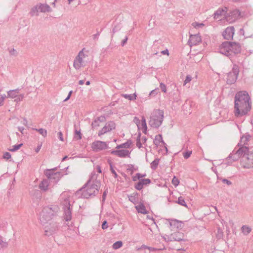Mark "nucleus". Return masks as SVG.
I'll return each instance as SVG.
<instances>
[{"label":"nucleus","instance_id":"2eb2a0df","mask_svg":"<svg viewBox=\"0 0 253 253\" xmlns=\"http://www.w3.org/2000/svg\"><path fill=\"white\" fill-rule=\"evenodd\" d=\"M240 12L238 9H234L226 16V19L227 21L231 23L235 21L239 17Z\"/></svg>","mask_w":253,"mask_h":253},{"label":"nucleus","instance_id":"e433bc0d","mask_svg":"<svg viewBox=\"0 0 253 253\" xmlns=\"http://www.w3.org/2000/svg\"><path fill=\"white\" fill-rule=\"evenodd\" d=\"M123 246V243L121 241H117L113 244L112 247L114 249L117 250Z\"/></svg>","mask_w":253,"mask_h":253},{"label":"nucleus","instance_id":"f8f14e48","mask_svg":"<svg viewBox=\"0 0 253 253\" xmlns=\"http://www.w3.org/2000/svg\"><path fill=\"white\" fill-rule=\"evenodd\" d=\"M91 148L94 151L98 152L106 149L107 148V144L104 141H95L92 143Z\"/></svg>","mask_w":253,"mask_h":253},{"label":"nucleus","instance_id":"a878e982","mask_svg":"<svg viewBox=\"0 0 253 253\" xmlns=\"http://www.w3.org/2000/svg\"><path fill=\"white\" fill-rule=\"evenodd\" d=\"M241 157L236 153L234 149L231 153L228 156V159H232L234 162L237 161Z\"/></svg>","mask_w":253,"mask_h":253},{"label":"nucleus","instance_id":"ea45409f","mask_svg":"<svg viewBox=\"0 0 253 253\" xmlns=\"http://www.w3.org/2000/svg\"><path fill=\"white\" fill-rule=\"evenodd\" d=\"M140 136L141 134L139 133L136 138V146L138 148H140L142 147V143H141Z\"/></svg>","mask_w":253,"mask_h":253},{"label":"nucleus","instance_id":"412c9836","mask_svg":"<svg viewBox=\"0 0 253 253\" xmlns=\"http://www.w3.org/2000/svg\"><path fill=\"white\" fill-rule=\"evenodd\" d=\"M236 153L239 155L241 157H242V158H244V156H245L248 153L249 148L247 146H244L238 149V150H236Z\"/></svg>","mask_w":253,"mask_h":253},{"label":"nucleus","instance_id":"774afa93","mask_svg":"<svg viewBox=\"0 0 253 253\" xmlns=\"http://www.w3.org/2000/svg\"><path fill=\"white\" fill-rule=\"evenodd\" d=\"M96 119L97 120H98V121L100 123V122H104L105 120V118L104 116H100V117H97L96 118Z\"/></svg>","mask_w":253,"mask_h":253},{"label":"nucleus","instance_id":"cd10ccee","mask_svg":"<svg viewBox=\"0 0 253 253\" xmlns=\"http://www.w3.org/2000/svg\"><path fill=\"white\" fill-rule=\"evenodd\" d=\"M251 136L246 133L241 138L240 143H243V145L247 144L248 141L250 139Z\"/></svg>","mask_w":253,"mask_h":253},{"label":"nucleus","instance_id":"de8ad7c7","mask_svg":"<svg viewBox=\"0 0 253 253\" xmlns=\"http://www.w3.org/2000/svg\"><path fill=\"white\" fill-rule=\"evenodd\" d=\"M179 183V180L177 178H176L175 176H174L173 178L172 179V184L174 186H177Z\"/></svg>","mask_w":253,"mask_h":253},{"label":"nucleus","instance_id":"603ef678","mask_svg":"<svg viewBox=\"0 0 253 253\" xmlns=\"http://www.w3.org/2000/svg\"><path fill=\"white\" fill-rule=\"evenodd\" d=\"M160 87L162 89V91H163L164 92H167V87L166 85L164 83H160Z\"/></svg>","mask_w":253,"mask_h":253},{"label":"nucleus","instance_id":"0eeeda50","mask_svg":"<svg viewBox=\"0 0 253 253\" xmlns=\"http://www.w3.org/2000/svg\"><path fill=\"white\" fill-rule=\"evenodd\" d=\"M163 238L167 242L177 241L180 242L181 244H183V243L186 242L184 234L179 231L173 232L169 235L165 234Z\"/></svg>","mask_w":253,"mask_h":253},{"label":"nucleus","instance_id":"6e6552de","mask_svg":"<svg viewBox=\"0 0 253 253\" xmlns=\"http://www.w3.org/2000/svg\"><path fill=\"white\" fill-rule=\"evenodd\" d=\"M84 49L83 48L78 53L74 60L73 66L77 70L85 66V58L87 57V55L83 52Z\"/></svg>","mask_w":253,"mask_h":253},{"label":"nucleus","instance_id":"a18cd8bd","mask_svg":"<svg viewBox=\"0 0 253 253\" xmlns=\"http://www.w3.org/2000/svg\"><path fill=\"white\" fill-rule=\"evenodd\" d=\"M24 97V95L23 94H20L18 95L16 98H15L14 101L16 102H19L21 101Z\"/></svg>","mask_w":253,"mask_h":253},{"label":"nucleus","instance_id":"58836bf2","mask_svg":"<svg viewBox=\"0 0 253 253\" xmlns=\"http://www.w3.org/2000/svg\"><path fill=\"white\" fill-rule=\"evenodd\" d=\"M176 203H178L179 205H180L184 207H187L184 198L182 197H180L178 198V200H177V201L176 202Z\"/></svg>","mask_w":253,"mask_h":253},{"label":"nucleus","instance_id":"864d4df0","mask_svg":"<svg viewBox=\"0 0 253 253\" xmlns=\"http://www.w3.org/2000/svg\"><path fill=\"white\" fill-rule=\"evenodd\" d=\"M100 122L96 119L94 120V121L92 123V126L93 127H96L99 126Z\"/></svg>","mask_w":253,"mask_h":253},{"label":"nucleus","instance_id":"ddd939ff","mask_svg":"<svg viewBox=\"0 0 253 253\" xmlns=\"http://www.w3.org/2000/svg\"><path fill=\"white\" fill-rule=\"evenodd\" d=\"M116 127L115 124L110 121L107 123L105 126L100 130L98 133L99 136H100L107 132L111 131L112 130L114 129Z\"/></svg>","mask_w":253,"mask_h":253},{"label":"nucleus","instance_id":"338daca9","mask_svg":"<svg viewBox=\"0 0 253 253\" xmlns=\"http://www.w3.org/2000/svg\"><path fill=\"white\" fill-rule=\"evenodd\" d=\"M161 43H162V41L161 40H155L154 42L153 46V47H155V46H157L158 45V44H161Z\"/></svg>","mask_w":253,"mask_h":253},{"label":"nucleus","instance_id":"e2e57ef3","mask_svg":"<svg viewBox=\"0 0 253 253\" xmlns=\"http://www.w3.org/2000/svg\"><path fill=\"white\" fill-rule=\"evenodd\" d=\"M108 192V190L107 189H106L103 193V195H102V202H104L106 199V195H107V193Z\"/></svg>","mask_w":253,"mask_h":253},{"label":"nucleus","instance_id":"bb28decb","mask_svg":"<svg viewBox=\"0 0 253 253\" xmlns=\"http://www.w3.org/2000/svg\"><path fill=\"white\" fill-rule=\"evenodd\" d=\"M19 92V89H16L13 90H10L7 92L8 97L14 99L17 97V94Z\"/></svg>","mask_w":253,"mask_h":253},{"label":"nucleus","instance_id":"f03ea898","mask_svg":"<svg viewBox=\"0 0 253 253\" xmlns=\"http://www.w3.org/2000/svg\"><path fill=\"white\" fill-rule=\"evenodd\" d=\"M100 186V181L97 179V175L92 172L87 182L76 192V195L79 197L86 199L94 197L98 194Z\"/></svg>","mask_w":253,"mask_h":253},{"label":"nucleus","instance_id":"0e129e2a","mask_svg":"<svg viewBox=\"0 0 253 253\" xmlns=\"http://www.w3.org/2000/svg\"><path fill=\"white\" fill-rule=\"evenodd\" d=\"M58 138H59L60 140H61V141H64V139H63V134H62V132L61 131H59V132H58Z\"/></svg>","mask_w":253,"mask_h":253},{"label":"nucleus","instance_id":"49530a36","mask_svg":"<svg viewBox=\"0 0 253 253\" xmlns=\"http://www.w3.org/2000/svg\"><path fill=\"white\" fill-rule=\"evenodd\" d=\"M192 154V151L187 150L183 153V156L184 159H187Z\"/></svg>","mask_w":253,"mask_h":253},{"label":"nucleus","instance_id":"c9c22d12","mask_svg":"<svg viewBox=\"0 0 253 253\" xmlns=\"http://www.w3.org/2000/svg\"><path fill=\"white\" fill-rule=\"evenodd\" d=\"M34 130L37 131L39 132L42 136H43L44 137H45L47 135V131L46 129L41 128L39 129L35 128Z\"/></svg>","mask_w":253,"mask_h":253},{"label":"nucleus","instance_id":"9d476101","mask_svg":"<svg viewBox=\"0 0 253 253\" xmlns=\"http://www.w3.org/2000/svg\"><path fill=\"white\" fill-rule=\"evenodd\" d=\"M239 73V67L234 65L231 72L227 74V84H234L238 78Z\"/></svg>","mask_w":253,"mask_h":253},{"label":"nucleus","instance_id":"4c0bfd02","mask_svg":"<svg viewBox=\"0 0 253 253\" xmlns=\"http://www.w3.org/2000/svg\"><path fill=\"white\" fill-rule=\"evenodd\" d=\"M234 162L232 159H228V157L225 159L224 162L221 163V165H225L226 166H231Z\"/></svg>","mask_w":253,"mask_h":253},{"label":"nucleus","instance_id":"dca6fc26","mask_svg":"<svg viewBox=\"0 0 253 253\" xmlns=\"http://www.w3.org/2000/svg\"><path fill=\"white\" fill-rule=\"evenodd\" d=\"M201 42V37L198 34L191 35L190 36L188 43L190 46L196 45Z\"/></svg>","mask_w":253,"mask_h":253},{"label":"nucleus","instance_id":"4468645a","mask_svg":"<svg viewBox=\"0 0 253 253\" xmlns=\"http://www.w3.org/2000/svg\"><path fill=\"white\" fill-rule=\"evenodd\" d=\"M58 229V225L56 223H50L49 226H46L44 228L45 235L50 236L55 233Z\"/></svg>","mask_w":253,"mask_h":253},{"label":"nucleus","instance_id":"1a4fd4ad","mask_svg":"<svg viewBox=\"0 0 253 253\" xmlns=\"http://www.w3.org/2000/svg\"><path fill=\"white\" fill-rule=\"evenodd\" d=\"M55 169H56V168L47 169L45 173L48 180L54 183H57L63 176L62 173L61 172H54V170Z\"/></svg>","mask_w":253,"mask_h":253},{"label":"nucleus","instance_id":"393cba45","mask_svg":"<svg viewBox=\"0 0 253 253\" xmlns=\"http://www.w3.org/2000/svg\"><path fill=\"white\" fill-rule=\"evenodd\" d=\"M128 199L134 204H136L138 201V194L137 193H133L128 196Z\"/></svg>","mask_w":253,"mask_h":253},{"label":"nucleus","instance_id":"09e8293b","mask_svg":"<svg viewBox=\"0 0 253 253\" xmlns=\"http://www.w3.org/2000/svg\"><path fill=\"white\" fill-rule=\"evenodd\" d=\"M82 133L80 131H78L77 130H75V137L76 138L77 140H80L82 139Z\"/></svg>","mask_w":253,"mask_h":253},{"label":"nucleus","instance_id":"13d9d810","mask_svg":"<svg viewBox=\"0 0 253 253\" xmlns=\"http://www.w3.org/2000/svg\"><path fill=\"white\" fill-rule=\"evenodd\" d=\"M141 182H143V185H147L151 183V180L149 179H143L141 180Z\"/></svg>","mask_w":253,"mask_h":253},{"label":"nucleus","instance_id":"4d7b16f0","mask_svg":"<svg viewBox=\"0 0 253 253\" xmlns=\"http://www.w3.org/2000/svg\"><path fill=\"white\" fill-rule=\"evenodd\" d=\"M9 53L11 55H13V56H15L17 55V52L14 48L11 49L9 50Z\"/></svg>","mask_w":253,"mask_h":253},{"label":"nucleus","instance_id":"5fc2aeb1","mask_svg":"<svg viewBox=\"0 0 253 253\" xmlns=\"http://www.w3.org/2000/svg\"><path fill=\"white\" fill-rule=\"evenodd\" d=\"M192 80V77L190 75H187L186 77L185 80L184 82V85H185L187 83H189Z\"/></svg>","mask_w":253,"mask_h":253},{"label":"nucleus","instance_id":"aec40b11","mask_svg":"<svg viewBox=\"0 0 253 253\" xmlns=\"http://www.w3.org/2000/svg\"><path fill=\"white\" fill-rule=\"evenodd\" d=\"M154 143L155 144V145L157 146H161V144H163L164 146L166 151H168L167 144L163 141L162 136L161 134H158L155 136V138L154 140Z\"/></svg>","mask_w":253,"mask_h":253},{"label":"nucleus","instance_id":"423d86ee","mask_svg":"<svg viewBox=\"0 0 253 253\" xmlns=\"http://www.w3.org/2000/svg\"><path fill=\"white\" fill-rule=\"evenodd\" d=\"M164 119V111L158 109L153 111L150 117L149 125L153 128H158L162 124Z\"/></svg>","mask_w":253,"mask_h":253},{"label":"nucleus","instance_id":"39448f33","mask_svg":"<svg viewBox=\"0 0 253 253\" xmlns=\"http://www.w3.org/2000/svg\"><path fill=\"white\" fill-rule=\"evenodd\" d=\"M71 196L68 192H63L60 195L61 204L62 206L63 210V216L65 220L67 221L72 219V207L71 205Z\"/></svg>","mask_w":253,"mask_h":253},{"label":"nucleus","instance_id":"c756f323","mask_svg":"<svg viewBox=\"0 0 253 253\" xmlns=\"http://www.w3.org/2000/svg\"><path fill=\"white\" fill-rule=\"evenodd\" d=\"M135 208L138 212H140L143 214L147 213L146 209L143 204L137 205V206L135 207Z\"/></svg>","mask_w":253,"mask_h":253},{"label":"nucleus","instance_id":"7c9ffc66","mask_svg":"<svg viewBox=\"0 0 253 253\" xmlns=\"http://www.w3.org/2000/svg\"><path fill=\"white\" fill-rule=\"evenodd\" d=\"M141 125H142V126L143 128V132L145 134H146L147 127L146 119H145V117L143 116L142 117V119H141Z\"/></svg>","mask_w":253,"mask_h":253},{"label":"nucleus","instance_id":"a19ab883","mask_svg":"<svg viewBox=\"0 0 253 253\" xmlns=\"http://www.w3.org/2000/svg\"><path fill=\"white\" fill-rule=\"evenodd\" d=\"M121 144L123 148H128L130 147L131 144V141L130 140H127L125 143H122Z\"/></svg>","mask_w":253,"mask_h":253},{"label":"nucleus","instance_id":"72a5a7b5","mask_svg":"<svg viewBox=\"0 0 253 253\" xmlns=\"http://www.w3.org/2000/svg\"><path fill=\"white\" fill-rule=\"evenodd\" d=\"M123 96L129 100H133L136 99V95L135 93L130 94H123Z\"/></svg>","mask_w":253,"mask_h":253},{"label":"nucleus","instance_id":"6ab92c4d","mask_svg":"<svg viewBox=\"0 0 253 253\" xmlns=\"http://www.w3.org/2000/svg\"><path fill=\"white\" fill-rule=\"evenodd\" d=\"M167 220L171 230L178 229L181 226V223L176 219H167Z\"/></svg>","mask_w":253,"mask_h":253},{"label":"nucleus","instance_id":"b1692460","mask_svg":"<svg viewBox=\"0 0 253 253\" xmlns=\"http://www.w3.org/2000/svg\"><path fill=\"white\" fill-rule=\"evenodd\" d=\"M226 13V11L221 8H218L213 14V18L214 19H217L219 18V16L221 15H225V13Z\"/></svg>","mask_w":253,"mask_h":253},{"label":"nucleus","instance_id":"a211bd4d","mask_svg":"<svg viewBox=\"0 0 253 253\" xmlns=\"http://www.w3.org/2000/svg\"><path fill=\"white\" fill-rule=\"evenodd\" d=\"M111 154L121 158H125L126 156L129 157L130 152L127 150H117L112 151Z\"/></svg>","mask_w":253,"mask_h":253},{"label":"nucleus","instance_id":"f257e3e1","mask_svg":"<svg viewBox=\"0 0 253 253\" xmlns=\"http://www.w3.org/2000/svg\"><path fill=\"white\" fill-rule=\"evenodd\" d=\"M251 109L252 101L248 92L245 90L238 91L235 96V116L239 118L247 116Z\"/></svg>","mask_w":253,"mask_h":253},{"label":"nucleus","instance_id":"f704fd0d","mask_svg":"<svg viewBox=\"0 0 253 253\" xmlns=\"http://www.w3.org/2000/svg\"><path fill=\"white\" fill-rule=\"evenodd\" d=\"M159 163V159H155L151 163V168L155 170L156 169Z\"/></svg>","mask_w":253,"mask_h":253},{"label":"nucleus","instance_id":"8fccbe9b","mask_svg":"<svg viewBox=\"0 0 253 253\" xmlns=\"http://www.w3.org/2000/svg\"><path fill=\"white\" fill-rule=\"evenodd\" d=\"M11 154L9 152H5L3 155V158L6 160H9L11 158Z\"/></svg>","mask_w":253,"mask_h":253},{"label":"nucleus","instance_id":"bf43d9fd","mask_svg":"<svg viewBox=\"0 0 253 253\" xmlns=\"http://www.w3.org/2000/svg\"><path fill=\"white\" fill-rule=\"evenodd\" d=\"M222 181L223 183H225L228 185H230L232 184V182L227 179H222Z\"/></svg>","mask_w":253,"mask_h":253},{"label":"nucleus","instance_id":"f3484780","mask_svg":"<svg viewBox=\"0 0 253 253\" xmlns=\"http://www.w3.org/2000/svg\"><path fill=\"white\" fill-rule=\"evenodd\" d=\"M234 34V28L233 26L227 27L222 33V36L226 40H231Z\"/></svg>","mask_w":253,"mask_h":253},{"label":"nucleus","instance_id":"7ed1b4c3","mask_svg":"<svg viewBox=\"0 0 253 253\" xmlns=\"http://www.w3.org/2000/svg\"><path fill=\"white\" fill-rule=\"evenodd\" d=\"M60 211L57 205H51L43 208L40 213L39 219L41 223L44 225L58 215Z\"/></svg>","mask_w":253,"mask_h":253},{"label":"nucleus","instance_id":"6e6d98bb","mask_svg":"<svg viewBox=\"0 0 253 253\" xmlns=\"http://www.w3.org/2000/svg\"><path fill=\"white\" fill-rule=\"evenodd\" d=\"M110 170L111 172L114 174V177L117 178L118 177V174L113 169L112 165H110Z\"/></svg>","mask_w":253,"mask_h":253},{"label":"nucleus","instance_id":"2f4dec72","mask_svg":"<svg viewBox=\"0 0 253 253\" xmlns=\"http://www.w3.org/2000/svg\"><path fill=\"white\" fill-rule=\"evenodd\" d=\"M31 16H38L39 15V9L38 5L33 7L30 12Z\"/></svg>","mask_w":253,"mask_h":253},{"label":"nucleus","instance_id":"c85d7f7f","mask_svg":"<svg viewBox=\"0 0 253 253\" xmlns=\"http://www.w3.org/2000/svg\"><path fill=\"white\" fill-rule=\"evenodd\" d=\"M242 233L245 235H248L252 231L251 228L248 225H243L241 227Z\"/></svg>","mask_w":253,"mask_h":253},{"label":"nucleus","instance_id":"9b49d317","mask_svg":"<svg viewBox=\"0 0 253 253\" xmlns=\"http://www.w3.org/2000/svg\"><path fill=\"white\" fill-rule=\"evenodd\" d=\"M242 164L244 168L250 169L253 167V153L249 152L242 158Z\"/></svg>","mask_w":253,"mask_h":253},{"label":"nucleus","instance_id":"69168bd1","mask_svg":"<svg viewBox=\"0 0 253 253\" xmlns=\"http://www.w3.org/2000/svg\"><path fill=\"white\" fill-rule=\"evenodd\" d=\"M120 30V27L119 26H115L112 30V33L113 34H115L117 31H119Z\"/></svg>","mask_w":253,"mask_h":253},{"label":"nucleus","instance_id":"37998d69","mask_svg":"<svg viewBox=\"0 0 253 253\" xmlns=\"http://www.w3.org/2000/svg\"><path fill=\"white\" fill-rule=\"evenodd\" d=\"M23 145L22 143L15 145L12 146V148L9 149V151L11 152H15L18 150Z\"/></svg>","mask_w":253,"mask_h":253},{"label":"nucleus","instance_id":"473e14b6","mask_svg":"<svg viewBox=\"0 0 253 253\" xmlns=\"http://www.w3.org/2000/svg\"><path fill=\"white\" fill-rule=\"evenodd\" d=\"M8 246V243L4 240L1 236H0V249L6 248Z\"/></svg>","mask_w":253,"mask_h":253},{"label":"nucleus","instance_id":"3c124183","mask_svg":"<svg viewBox=\"0 0 253 253\" xmlns=\"http://www.w3.org/2000/svg\"><path fill=\"white\" fill-rule=\"evenodd\" d=\"M194 28H198L204 26L203 23H199L198 22H194L192 24Z\"/></svg>","mask_w":253,"mask_h":253},{"label":"nucleus","instance_id":"20e7f679","mask_svg":"<svg viewBox=\"0 0 253 253\" xmlns=\"http://www.w3.org/2000/svg\"><path fill=\"white\" fill-rule=\"evenodd\" d=\"M219 52L231 59L233 55L240 53V44L236 42H224L219 46Z\"/></svg>","mask_w":253,"mask_h":253},{"label":"nucleus","instance_id":"c03bdc74","mask_svg":"<svg viewBox=\"0 0 253 253\" xmlns=\"http://www.w3.org/2000/svg\"><path fill=\"white\" fill-rule=\"evenodd\" d=\"M146 176V174H141L140 173H137L136 174V175L133 177V180L136 181L137 179H140L141 178L145 177Z\"/></svg>","mask_w":253,"mask_h":253},{"label":"nucleus","instance_id":"5701e85b","mask_svg":"<svg viewBox=\"0 0 253 253\" xmlns=\"http://www.w3.org/2000/svg\"><path fill=\"white\" fill-rule=\"evenodd\" d=\"M39 10L42 12H50L51 9L47 4H40L38 5Z\"/></svg>","mask_w":253,"mask_h":253},{"label":"nucleus","instance_id":"680f3d73","mask_svg":"<svg viewBox=\"0 0 253 253\" xmlns=\"http://www.w3.org/2000/svg\"><path fill=\"white\" fill-rule=\"evenodd\" d=\"M101 227L103 229H106L108 228V224L107 221L105 220L103 222Z\"/></svg>","mask_w":253,"mask_h":253},{"label":"nucleus","instance_id":"79ce46f5","mask_svg":"<svg viewBox=\"0 0 253 253\" xmlns=\"http://www.w3.org/2000/svg\"><path fill=\"white\" fill-rule=\"evenodd\" d=\"M143 182L140 181L135 185V188L138 190H141L143 188Z\"/></svg>","mask_w":253,"mask_h":253},{"label":"nucleus","instance_id":"052dcab7","mask_svg":"<svg viewBox=\"0 0 253 253\" xmlns=\"http://www.w3.org/2000/svg\"><path fill=\"white\" fill-rule=\"evenodd\" d=\"M5 98H6V95L5 94L0 96V106L2 105L3 102Z\"/></svg>","mask_w":253,"mask_h":253},{"label":"nucleus","instance_id":"4be33fe9","mask_svg":"<svg viewBox=\"0 0 253 253\" xmlns=\"http://www.w3.org/2000/svg\"><path fill=\"white\" fill-rule=\"evenodd\" d=\"M48 179H43L42 181L40 183L39 187V188L43 191H46L48 189L49 186V181Z\"/></svg>","mask_w":253,"mask_h":253}]
</instances>
